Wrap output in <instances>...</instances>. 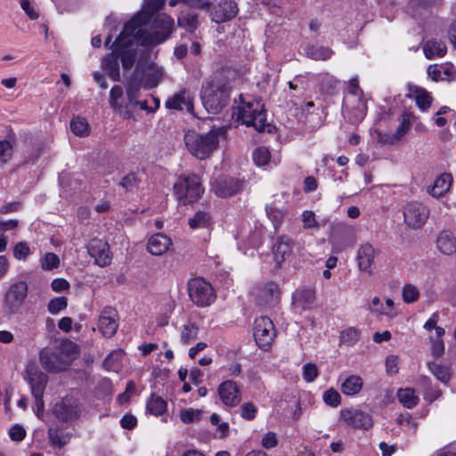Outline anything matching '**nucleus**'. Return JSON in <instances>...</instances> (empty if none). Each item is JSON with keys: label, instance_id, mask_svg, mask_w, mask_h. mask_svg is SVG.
Instances as JSON below:
<instances>
[{"label": "nucleus", "instance_id": "f257e3e1", "mask_svg": "<svg viewBox=\"0 0 456 456\" xmlns=\"http://www.w3.org/2000/svg\"><path fill=\"white\" fill-rule=\"evenodd\" d=\"M164 4L165 0H144L142 10L125 24L110 45L111 53L102 59V65L113 80L119 79L118 61L124 69L133 67L139 45L154 46L170 36L174 19L166 13L156 15Z\"/></svg>", "mask_w": 456, "mask_h": 456}, {"label": "nucleus", "instance_id": "f03ea898", "mask_svg": "<svg viewBox=\"0 0 456 456\" xmlns=\"http://www.w3.org/2000/svg\"><path fill=\"white\" fill-rule=\"evenodd\" d=\"M230 88L222 79L209 80L201 89V101L208 113L216 114L226 106L229 102Z\"/></svg>", "mask_w": 456, "mask_h": 456}, {"label": "nucleus", "instance_id": "7ed1b4c3", "mask_svg": "<svg viewBox=\"0 0 456 456\" xmlns=\"http://www.w3.org/2000/svg\"><path fill=\"white\" fill-rule=\"evenodd\" d=\"M232 116L236 121L247 126H253L257 131H264L266 126L264 104L259 99L241 100Z\"/></svg>", "mask_w": 456, "mask_h": 456}, {"label": "nucleus", "instance_id": "20e7f679", "mask_svg": "<svg viewBox=\"0 0 456 456\" xmlns=\"http://www.w3.org/2000/svg\"><path fill=\"white\" fill-rule=\"evenodd\" d=\"M72 347L73 344L71 342H65L53 351L43 349L39 354L41 365L50 372L65 370L70 365L72 360L71 355L66 352Z\"/></svg>", "mask_w": 456, "mask_h": 456}, {"label": "nucleus", "instance_id": "39448f33", "mask_svg": "<svg viewBox=\"0 0 456 456\" xmlns=\"http://www.w3.org/2000/svg\"><path fill=\"white\" fill-rule=\"evenodd\" d=\"M174 191L177 200L186 205L196 201L203 193L204 188L197 175H181L174 184Z\"/></svg>", "mask_w": 456, "mask_h": 456}, {"label": "nucleus", "instance_id": "423d86ee", "mask_svg": "<svg viewBox=\"0 0 456 456\" xmlns=\"http://www.w3.org/2000/svg\"><path fill=\"white\" fill-rule=\"evenodd\" d=\"M83 412V403L78 392H72L60 398L53 407V414L62 422L73 421Z\"/></svg>", "mask_w": 456, "mask_h": 456}, {"label": "nucleus", "instance_id": "0eeeda50", "mask_svg": "<svg viewBox=\"0 0 456 456\" xmlns=\"http://www.w3.org/2000/svg\"><path fill=\"white\" fill-rule=\"evenodd\" d=\"M188 291L191 300L200 307L208 306L216 299L211 284L200 277L189 281Z\"/></svg>", "mask_w": 456, "mask_h": 456}, {"label": "nucleus", "instance_id": "6e6552de", "mask_svg": "<svg viewBox=\"0 0 456 456\" xmlns=\"http://www.w3.org/2000/svg\"><path fill=\"white\" fill-rule=\"evenodd\" d=\"M253 335L260 348L268 349L275 337L274 325L272 320L266 316L256 318L254 323Z\"/></svg>", "mask_w": 456, "mask_h": 456}, {"label": "nucleus", "instance_id": "1a4fd4ad", "mask_svg": "<svg viewBox=\"0 0 456 456\" xmlns=\"http://www.w3.org/2000/svg\"><path fill=\"white\" fill-rule=\"evenodd\" d=\"M243 186V180L219 175L212 181L211 191L219 198H228L240 192Z\"/></svg>", "mask_w": 456, "mask_h": 456}, {"label": "nucleus", "instance_id": "9d476101", "mask_svg": "<svg viewBox=\"0 0 456 456\" xmlns=\"http://www.w3.org/2000/svg\"><path fill=\"white\" fill-rule=\"evenodd\" d=\"M136 76L140 77L143 87L151 89L156 87L164 77L163 69L152 61L139 62L136 69Z\"/></svg>", "mask_w": 456, "mask_h": 456}, {"label": "nucleus", "instance_id": "9b49d317", "mask_svg": "<svg viewBox=\"0 0 456 456\" xmlns=\"http://www.w3.org/2000/svg\"><path fill=\"white\" fill-rule=\"evenodd\" d=\"M28 295V285L18 281L10 286L4 296V306L8 314H15L22 305Z\"/></svg>", "mask_w": 456, "mask_h": 456}, {"label": "nucleus", "instance_id": "f8f14e48", "mask_svg": "<svg viewBox=\"0 0 456 456\" xmlns=\"http://www.w3.org/2000/svg\"><path fill=\"white\" fill-rule=\"evenodd\" d=\"M119 325V316L118 311L111 306H105L101 311L97 327L101 334L107 338H112Z\"/></svg>", "mask_w": 456, "mask_h": 456}, {"label": "nucleus", "instance_id": "ddd939ff", "mask_svg": "<svg viewBox=\"0 0 456 456\" xmlns=\"http://www.w3.org/2000/svg\"><path fill=\"white\" fill-rule=\"evenodd\" d=\"M24 379L29 385L32 396L44 395L48 377L35 363L27 366Z\"/></svg>", "mask_w": 456, "mask_h": 456}, {"label": "nucleus", "instance_id": "4468645a", "mask_svg": "<svg viewBox=\"0 0 456 456\" xmlns=\"http://www.w3.org/2000/svg\"><path fill=\"white\" fill-rule=\"evenodd\" d=\"M429 216L428 208L419 202H410L403 211L405 223L414 229L420 228L427 222Z\"/></svg>", "mask_w": 456, "mask_h": 456}, {"label": "nucleus", "instance_id": "2eb2a0df", "mask_svg": "<svg viewBox=\"0 0 456 456\" xmlns=\"http://www.w3.org/2000/svg\"><path fill=\"white\" fill-rule=\"evenodd\" d=\"M87 250L99 266L104 267L111 263L112 256L107 241L93 239L88 244Z\"/></svg>", "mask_w": 456, "mask_h": 456}, {"label": "nucleus", "instance_id": "dca6fc26", "mask_svg": "<svg viewBox=\"0 0 456 456\" xmlns=\"http://www.w3.org/2000/svg\"><path fill=\"white\" fill-rule=\"evenodd\" d=\"M256 300L263 306H273L280 300L279 286L274 282H268L256 288Z\"/></svg>", "mask_w": 456, "mask_h": 456}, {"label": "nucleus", "instance_id": "f3484780", "mask_svg": "<svg viewBox=\"0 0 456 456\" xmlns=\"http://www.w3.org/2000/svg\"><path fill=\"white\" fill-rule=\"evenodd\" d=\"M238 13V7L232 0H223L216 5L211 12V20L216 23L225 22L234 18Z\"/></svg>", "mask_w": 456, "mask_h": 456}, {"label": "nucleus", "instance_id": "a211bd4d", "mask_svg": "<svg viewBox=\"0 0 456 456\" xmlns=\"http://www.w3.org/2000/svg\"><path fill=\"white\" fill-rule=\"evenodd\" d=\"M341 419L348 425L355 428L368 429L372 426L370 416L359 410L341 411Z\"/></svg>", "mask_w": 456, "mask_h": 456}, {"label": "nucleus", "instance_id": "6ab92c4d", "mask_svg": "<svg viewBox=\"0 0 456 456\" xmlns=\"http://www.w3.org/2000/svg\"><path fill=\"white\" fill-rule=\"evenodd\" d=\"M110 105L123 118H132V110L129 104L124 102L123 89L120 86H114L110 89Z\"/></svg>", "mask_w": 456, "mask_h": 456}, {"label": "nucleus", "instance_id": "aec40b11", "mask_svg": "<svg viewBox=\"0 0 456 456\" xmlns=\"http://www.w3.org/2000/svg\"><path fill=\"white\" fill-rule=\"evenodd\" d=\"M218 394L221 401L226 406H235L240 402V394L237 384L232 380H226L218 387Z\"/></svg>", "mask_w": 456, "mask_h": 456}, {"label": "nucleus", "instance_id": "412c9836", "mask_svg": "<svg viewBox=\"0 0 456 456\" xmlns=\"http://www.w3.org/2000/svg\"><path fill=\"white\" fill-rule=\"evenodd\" d=\"M375 256L376 250L371 244L365 243L362 245L358 249L356 257L360 271L371 275Z\"/></svg>", "mask_w": 456, "mask_h": 456}, {"label": "nucleus", "instance_id": "4be33fe9", "mask_svg": "<svg viewBox=\"0 0 456 456\" xmlns=\"http://www.w3.org/2000/svg\"><path fill=\"white\" fill-rule=\"evenodd\" d=\"M165 106L169 110H187L189 112L192 111V99L191 94L187 90H182L175 94L172 97L168 98Z\"/></svg>", "mask_w": 456, "mask_h": 456}, {"label": "nucleus", "instance_id": "5701e85b", "mask_svg": "<svg viewBox=\"0 0 456 456\" xmlns=\"http://www.w3.org/2000/svg\"><path fill=\"white\" fill-rule=\"evenodd\" d=\"M171 244V239L159 232L152 235L149 239L147 249L151 255L161 256L168 250Z\"/></svg>", "mask_w": 456, "mask_h": 456}, {"label": "nucleus", "instance_id": "b1692460", "mask_svg": "<svg viewBox=\"0 0 456 456\" xmlns=\"http://www.w3.org/2000/svg\"><path fill=\"white\" fill-rule=\"evenodd\" d=\"M314 300V290L310 288L298 289L293 294V305L296 308H299L301 310L311 308Z\"/></svg>", "mask_w": 456, "mask_h": 456}, {"label": "nucleus", "instance_id": "393cba45", "mask_svg": "<svg viewBox=\"0 0 456 456\" xmlns=\"http://www.w3.org/2000/svg\"><path fill=\"white\" fill-rule=\"evenodd\" d=\"M293 248V241L287 236H281L277 239L273 249L275 261L278 266H281V262L290 256Z\"/></svg>", "mask_w": 456, "mask_h": 456}, {"label": "nucleus", "instance_id": "a878e982", "mask_svg": "<svg viewBox=\"0 0 456 456\" xmlns=\"http://www.w3.org/2000/svg\"><path fill=\"white\" fill-rule=\"evenodd\" d=\"M452 176L449 173L441 174L428 188V192L433 197L438 198L444 196L451 188Z\"/></svg>", "mask_w": 456, "mask_h": 456}, {"label": "nucleus", "instance_id": "bb28decb", "mask_svg": "<svg viewBox=\"0 0 456 456\" xmlns=\"http://www.w3.org/2000/svg\"><path fill=\"white\" fill-rule=\"evenodd\" d=\"M436 246L440 252L451 256L456 252V237L451 232L444 231L437 237Z\"/></svg>", "mask_w": 456, "mask_h": 456}, {"label": "nucleus", "instance_id": "cd10ccee", "mask_svg": "<svg viewBox=\"0 0 456 456\" xmlns=\"http://www.w3.org/2000/svg\"><path fill=\"white\" fill-rule=\"evenodd\" d=\"M446 51L447 48L444 42L437 39L428 40L423 46L424 54L428 60L441 58L445 55Z\"/></svg>", "mask_w": 456, "mask_h": 456}, {"label": "nucleus", "instance_id": "c85d7f7f", "mask_svg": "<svg viewBox=\"0 0 456 456\" xmlns=\"http://www.w3.org/2000/svg\"><path fill=\"white\" fill-rule=\"evenodd\" d=\"M48 439L53 446L62 448L70 440V436L62 428L55 427L48 429Z\"/></svg>", "mask_w": 456, "mask_h": 456}, {"label": "nucleus", "instance_id": "c756f323", "mask_svg": "<svg viewBox=\"0 0 456 456\" xmlns=\"http://www.w3.org/2000/svg\"><path fill=\"white\" fill-rule=\"evenodd\" d=\"M177 22L179 27L191 33L195 31L199 25L198 16L192 12H182Z\"/></svg>", "mask_w": 456, "mask_h": 456}, {"label": "nucleus", "instance_id": "7c9ffc66", "mask_svg": "<svg viewBox=\"0 0 456 456\" xmlns=\"http://www.w3.org/2000/svg\"><path fill=\"white\" fill-rule=\"evenodd\" d=\"M188 151L199 159H206L216 150V144H185Z\"/></svg>", "mask_w": 456, "mask_h": 456}, {"label": "nucleus", "instance_id": "2f4dec72", "mask_svg": "<svg viewBox=\"0 0 456 456\" xmlns=\"http://www.w3.org/2000/svg\"><path fill=\"white\" fill-rule=\"evenodd\" d=\"M362 387V378L356 375H352L342 383L341 391L346 395H354L361 391Z\"/></svg>", "mask_w": 456, "mask_h": 456}, {"label": "nucleus", "instance_id": "473e14b6", "mask_svg": "<svg viewBox=\"0 0 456 456\" xmlns=\"http://www.w3.org/2000/svg\"><path fill=\"white\" fill-rule=\"evenodd\" d=\"M146 409L149 413L160 416L167 410V403L161 396L152 394L147 401Z\"/></svg>", "mask_w": 456, "mask_h": 456}, {"label": "nucleus", "instance_id": "72a5a7b5", "mask_svg": "<svg viewBox=\"0 0 456 456\" xmlns=\"http://www.w3.org/2000/svg\"><path fill=\"white\" fill-rule=\"evenodd\" d=\"M211 224V216L208 211H197L194 216L189 218L188 224L191 229L208 228Z\"/></svg>", "mask_w": 456, "mask_h": 456}, {"label": "nucleus", "instance_id": "f704fd0d", "mask_svg": "<svg viewBox=\"0 0 456 456\" xmlns=\"http://www.w3.org/2000/svg\"><path fill=\"white\" fill-rule=\"evenodd\" d=\"M396 395L399 402L408 409L413 408L419 403L414 389L411 387L398 389Z\"/></svg>", "mask_w": 456, "mask_h": 456}, {"label": "nucleus", "instance_id": "c9c22d12", "mask_svg": "<svg viewBox=\"0 0 456 456\" xmlns=\"http://www.w3.org/2000/svg\"><path fill=\"white\" fill-rule=\"evenodd\" d=\"M428 369L431 373L443 383H448L451 379L452 371L449 366L428 362Z\"/></svg>", "mask_w": 456, "mask_h": 456}, {"label": "nucleus", "instance_id": "e433bc0d", "mask_svg": "<svg viewBox=\"0 0 456 456\" xmlns=\"http://www.w3.org/2000/svg\"><path fill=\"white\" fill-rule=\"evenodd\" d=\"M305 53L309 58L316 61L328 60L333 54V52L330 49L317 45L308 46L305 50Z\"/></svg>", "mask_w": 456, "mask_h": 456}, {"label": "nucleus", "instance_id": "4c0bfd02", "mask_svg": "<svg viewBox=\"0 0 456 456\" xmlns=\"http://www.w3.org/2000/svg\"><path fill=\"white\" fill-rule=\"evenodd\" d=\"M123 355L124 352L122 350L112 351L103 361L104 368L107 370L118 371Z\"/></svg>", "mask_w": 456, "mask_h": 456}, {"label": "nucleus", "instance_id": "58836bf2", "mask_svg": "<svg viewBox=\"0 0 456 456\" xmlns=\"http://www.w3.org/2000/svg\"><path fill=\"white\" fill-rule=\"evenodd\" d=\"M228 126L214 127L211 129L200 142H219L220 141L227 140L226 133Z\"/></svg>", "mask_w": 456, "mask_h": 456}, {"label": "nucleus", "instance_id": "ea45409f", "mask_svg": "<svg viewBox=\"0 0 456 456\" xmlns=\"http://www.w3.org/2000/svg\"><path fill=\"white\" fill-rule=\"evenodd\" d=\"M71 131L79 136H85L89 134V125L86 119L83 117H74L70 121Z\"/></svg>", "mask_w": 456, "mask_h": 456}, {"label": "nucleus", "instance_id": "a19ab883", "mask_svg": "<svg viewBox=\"0 0 456 456\" xmlns=\"http://www.w3.org/2000/svg\"><path fill=\"white\" fill-rule=\"evenodd\" d=\"M199 327L193 323L189 322L185 324L181 331V340L184 345H188L197 338Z\"/></svg>", "mask_w": 456, "mask_h": 456}, {"label": "nucleus", "instance_id": "79ce46f5", "mask_svg": "<svg viewBox=\"0 0 456 456\" xmlns=\"http://www.w3.org/2000/svg\"><path fill=\"white\" fill-rule=\"evenodd\" d=\"M415 100L417 106L422 110L426 111L429 109L431 105V96L429 94L421 88L416 89L415 93Z\"/></svg>", "mask_w": 456, "mask_h": 456}, {"label": "nucleus", "instance_id": "37998d69", "mask_svg": "<svg viewBox=\"0 0 456 456\" xmlns=\"http://www.w3.org/2000/svg\"><path fill=\"white\" fill-rule=\"evenodd\" d=\"M41 268L45 271L56 269L60 265L59 256L52 252L45 253L40 259Z\"/></svg>", "mask_w": 456, "mask_h": 456}, {"label": "nucleus", "instance_id": "c03bdc74", "mask_svg": "<svg viewBox=\"0 0 456 456\" xmlns=\"http://www.w3.org/2000/svg\"><path fill=\"white\" fill-rule=\"evenodd\" d=\"M359 339L360 331L355 328H347L339 336L340 342L347 346L354 345Z\"/></svg>", "mask_w": 456, "mask_h": 456}, {"label": "nucleus", "instance_id": "a18cd8bd", "mask_svg": "<svg viewBox=\"0 0 456 456\" xmlns=\"http://www.w3.org/2000/svg\"><path fill=\"white\" fill-rule=\"evenodd\" d=\"M402 297L405 303H414L419 298V290L415 285L405 284L402 289Z\"/></svg>", "mask_w": 456, "mask_h": 456}, {"label": "nucleus", "instance_id": "49530a36", "mask_svg": "<svg viewBox=\"0 0 456 456\" xmlns=\"http://www.w3.org/2000/svg\"><path fill=\"white\" fill-rule=\"evenodd\" d=\"M271 153L268 148L260 146L253 151V160L256 166H265L269 163Z\"/></svg>", "mask_w": 456, "mask_h": 456}, {"label": "nucleus", "instance_id": "de8ad7c7", "mask_svg": "<svg viewBox=\"0 0 456 456\" xmlns=\"http://www.w3.org/2000/svg\"><path fill=\"white\" fill-rule=\"evenodd\" d=\"M68 305V300L65 297H54L48 303L47 308L52 314H57L60 311L65 309Z\"/></svg>", "mask_w": 456, "mask_h": 456}, {"label": "nucleus", "instance_id": "09e8293b", "mask_svg": "<svg viewBox=\"0 0 456 456\" xmlns=\"http://www.w3.org/2000/svg\"><path fill=\"white\" fill-rule=\"evenodd\" d=\"M30 255V248L26 241H20L13 248V256L18 260L25 261Z\"/></svg>", "mask_w": 456, "mask_h": 456}, {"label": "nucleus", "instance_id": "8fccbe9b", "mask_svg": "<svg viewBox=\"0 0 456 456\" xmlns=\"http://www.w3.org/2000/svg\"><path fill=\"white\" fill-rule=\"evenodd\" d=\"M140 183V179L137 177L136 174L134 172L128 173L126 175L121 181L119 182V185L126 191H130L138 186Z\"/></svg>", "mask_w": 456, "mask_h": 456}, {"label": "nucleus", "instance_id": "3c124183", "mask_svg": "<svg viewBox=\"0 0 456 456\" xmlns=\"http://www.w3.org/2000/svg\"><path fill=\"white\" fill-rule=\"evenodd\" d=\"M201 416L200 410H195L192 408L183 410L180 412V419L183 423H191L195 420H199Z\"/></svg>", "mask_w": 456, "mask_h": 456}, {"label": "nucleus", "instance_id": "603ef678", "mask_svg": "<svg viewBox=\"0 0 456 456\" xmlns=\"http://www.w3.org/2000/svg\"><path fill=\"white\" fill-rule=\"evenodd\" d=\"M20 5L29 19L37 20L39 17V12L32 0H20Z\"/></svg>", "mask_w": 456, "mask_h": 456}, {"label": "nucleus", "instance_id": "864d4df0", "mask_svg": "<svg viewBox=\"0 0 456 456\" xmlns=\"http://www.w3.org/2000/svg\"><path fill=\"white\" fill-rule=\"evenodd\" d=\"M322 398L324 403L331 407H337L340 403V395L333 388L325 391Z\"/></svg>", "mask_w": 456, "mask_h": 456}, {"label": "nucleus", "instance_id": "5fc2aeb1", "mask_svg": "<svg viewBox=\"0 0 456 456\" xmlns=\"http://www.w3.org/2000/svg\"><path fill=\"white\" fill-rule=\"evenodd\" d=\"M319 370L316 364L308 362L303 367V378L306 382H313L318 376Z\"/></svg>", "mask_w": 456, "mask_h": 456}, {"label": "nucleus", "instance_id": "6e6d98bb", "mask_svg": "<svg viewBox=\"0 0 456 456\" xmlns=\"http://www.w3.org/2000/svg\"><path fill=\"white\" fill-rule=\"evenodd\" d=\"M396 423L398 425H405L410 431L415 433L418 428V423L414 421L410 414H401L396 418Z\"/></svg>", "mask_w": 456, "mask_h": 456}, {"label": "nucleus", "instance_id": "4d7b16f0", "mask_svg": "<svg viewBox=\"0 0 456 456\" xmlns=\"http://www.w3.org/2000/svg\"><path fill=\"white\" fill-rule=\"evenodd\" d=\"M256 412L257 408L250 402L244 403L241 405V417L247 420L255 419Z\"/></svg>", "mask_w": 456, "mask_h": 456}, {"label": "nucleus", "instance_id": "13d9d810", "mask_svg": "<svg viewBox=\"0 0 456 456\" xmlns=\"http://www.w3.org/2000/svg\"><path fill=\"white\" fill-rule=\"evenodd\" d=\"M411 126V115L410 114H403L402 117V121L399 126V127L396 130V133L395 134V139L399 140L401 139L408 131Z\"/></svg>", "mask_w": 456, "mask_h": 456}, {"label": "nucleus", "instance_id": "bf43d9fd", "mask_svg": "<svg viewBox=\"0 0 456 456\" xmlns=\"http://www.w3.org/2000/svg\"><path fill=\"white\" fill-rule=\"evenodd\" d=\"M138 91H139V88L132 83L126 86V96H127L128 102H126V104L130 105V109L132 110V114L134 113V102H136V98L138 97Z\"/></svg>", "mask_w": 456, "mask_h": 456}, {"label": "nucleus", "instance_id": "052dcab7", "mask_svg": "<svg viewBox=\"0 0 456 456\" xmlns=\"http://www.w3.org/2000/svg\"><path fill=\"white\" fill-rule=\"evenodd\" d=\"M302 222L305 228L317 227V222L315 221V215L313 211H304L302 215Z\"/></svg>", "mask_w": 456, "mask_h": 456}, {"label": "nucleus", "instance_id": "680f3d73", "mask_svg": "<svg viewBox=\"0 0 456 456\" xmlns=\"http://www.w3.org/2000/svg\"><path fill=\"white\" fill-rule=\"evenodd\" d=\"M427 71L428 77H431L434 81L444 80V77L442 75L441 65H429Z\"/></svg>", "mask_w": 456, "mask_h": 456}, {"label": "nucleus", "instance_id": "e2e57ef3", "mask_svg": "<svg viewBox=\"0 0 456 456\" xmlns=\"http://www.w3.org/2000/svg\"><path fill=\"white\" fill-rule=\"evenodd\" d=\"M12 144H0V162L6 163L12 156Z\"/></svg>", "mask_w": 456, "mask_h": 456}, {"label": "nucleus", "instance_id": "0e129e2a", "mask_svg": "<svg viewBox=\"0 0 456 456\" xmlns=\"http://www.w3.org/2000/svg\"><path fill=\"white\" fill-rule=\"evenodd\" d=\"M370 311L378 315H381V314L389 315L390 314L388 312H387L384 309V306L381 304L380 299L378 297H374L371 299V306L370 307Z\"/></svg>", "mask_w": 456, "mask_h": 456}, {"label": "nucleus", "instance_id": "69168bd1", "mask_svg": "<svg viewBox=\"0 0 456 456\" xmlns=\"http://www.w3.org/2000/svg\"><path fill=\"white\" fill-rule=\"evenodd\" d=\"M9 435L12 440L21 441L25 437L26 431L21 426L15 425L10 429Z\"/></svg>", "mask_w": 456, "mask_h": 456}, {"label": "nucleus", "instance_id": "338daca9", "mask_svg": "<svg viewBox=\"0 0 456 456\" xmlns=\"http://www.w3.org/2000/svg\"><path fill=\"white\" fill-rule=\"evenodd\" d=\"M276 435L273 432H268L262 438L261 444L266 449L273 448L277 445Z\"/></svg>", "mask_w": 456, "mask_h": 456}, {"label": "nucleus", "instance_id": "774afa93", "mask_svg": "<svg viewBox=\"0 0 456 456\" xmlns=\"http://www.w3.org/2000/svg\"><path fill=\"white\" fill-rule=\"evenodd\" d=\"M51 287L53 291L61 292L69 288V283L65 279L58 278L52 281Z\"/></svg>", "mask_w": 456, "mask_h": 456}]
</instances>
